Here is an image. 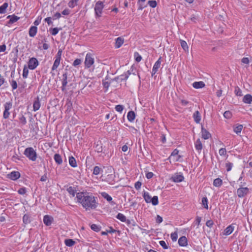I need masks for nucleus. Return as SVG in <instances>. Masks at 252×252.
Masks as SVG:
<instances>
[{"label": "nucleus", "instance_id": "nucleus-22", "mask_svg": "<svg viewBox=\"0 0 252 252\" xmlns=\"http://www.w3.org/2000/svg\"><path fill=\"white\" fill-rule=\"evenodd\" d=\"M202 132V137L204 139H208L211 137L210 133L205 129L202 128L201 130Z\"/></svg>", "mask_w": 252, "mask_h": 252}, {"label": "nucleus", "instance_id": "nucleus-7", "mask_svg": "<svg viewBox=\"0 0 252 252\" xmlns=\"http://www.w3.org/2000/svg\"><path fill=\"white\" fill-rule=\"evenodd\" d=\"M249 192V189L247 187H240L237 189V194L239 197L242 198L246 195Z\"/></svg>", "mask_w": 252, "mask_h": 252}, {"label": "nucleus", "instance_id": "nucleus-9", "mask_svg": "<svg viewBox=\"0 0 252 252\" xmlns=\"http://www.w3.org/2000/svg\"><path fill=\"white\" fill-rule=\"evenodd\" d=\"M160 59L161 58H159L158 60L155 63L152 69V75L155 74L158 71V69L159 68L161 64Z\"/></svg>", "mask_w": 252, "mask_h": 252}, {"label": "nucleus", "instance_id": "nucleus-17", "mask_svg": "<svg viewBox=\"0 0 252 252\" xmlns=\"http://www.w3.org/2000/svg\"><path fill=\"white\" fill-rule=\"evenodd\" d=\"M53 219L48 215H45L43 218V222L47 226H49L52 222Z\"/></svg>", "mask_w": 252, "mask_h": 252}, {"label": "nucleus", "instance_id": "nucleus-21", "mask_svg": "<svg viewBox=\"0 0 252 252\" xmlns=\"http://www.w3.org/2000/svg\"><path fill=\"white\" fill-rule=\"evenodd\" d=\"M234 226L233 224H232L228 226H227L224 231V234L225 235H230L234 230Z\"/></svg>", "mask_w": 252, "mask_h": 252}, {"label": "nucleus", "instance_id": "nucleus-42", "mask_svg": "<svg viewBox=\"0 0 252 252\" xmlns=\"http://www.w3.org/2000/svg\"><path fill=\"white\" fill-rule=\"evenodd\" d=\"M91 228L92 230L95 232H98L100 230V227L96 224H93L91 226Z\"/></svg>", "mask_w": 252, "mask_h": 252}, {"label": "nucleus", "instance_id": "nucleus-25", "mask_svg": "<svg viewBox=\"0 0 252 252\" xmlns=\"http://www.w3.org/2000/svg\"><path fill=\"white\" fill-rule=\"evenodd\" d=\"M7 18L9 19V23L12 24L17 22L20 18L17 16L13 15L8 16Z\"/></svg>", "mask_w": 252, "mask_h": 252}, {"label": "nucleus", "instance_id": "nucleus-27", "mask_svg": "<svg viewBox=\"0 0 252 252\" xmlns=\"http://www.w3.org/2000/svg\"><path fill=\"white\" fill-rule=\"evenodd\" d=\"M64 244L66 246L72 247L75 244V242L71 239H67L64 240Z\"/></svg>", "mask_w": 252, "mask_h": 252}, {"label": "nucleus", "instance_id": "nucleus-55", "mask_svg": "<svg viewBox=\"0 0 252 252\" xmlns=\"http://www.w3.org/2000/svg\"><path fill=\"white\" fill-rule=\"evenodd\" d=\"M100 172V168L98 166H95L94 168L93 174L94 175H98Z\"/></svg>", "mask_w": 252, "mask_h": 252}, {"label": "nucleus", "instance_id": "nucleus-44", "mask_svg": "<svg viewBox=\"0 0 252 252\" xmlns=\"http://www.w3.org/2000/svg\"><path fill=\"white\" fill-rule=\"evenodd\" d=\"M67 84V77H66V76H65L64 78H63V79L62 81V90L63 91L65 89Z\"/></svg>", "mask_w": 252, "mask_h": 252}, {"label": "nucleus", "instance_id": "nucleus-48", "mask_svg": "<svg viewBox=\"0 0 252 252\" xmlns=\"http://www.w3.org/2000/svg\"><path fill=\"white\" fill-rule=\"evenodd\" d=\"M82 60L80 59H76L73 62L72 65L73 66L76 67L79 65H80L82 63Z\"/></svg>", "mask_w": 252, "mask_h": 252}, {"label": "nucleus", "instance_id": "nucleus-64", "mask_svg": "<svg viewBox=\"0 0 252 252\" xmlns=\"http://www.w3.org/2000/svg\"><path fill=\"white\" fill-rule=\"evenodd\" d=\"M181 103L182 105H183L184 106H186L188 105V104L189 103V101L187 100L181 99Z\"/></svg>", "mask_w": 252, "mask_h": 252}, {"label": "nucleus", "instance_id": "nucleus-16", "mask_svg": "<svg viewBox=\"0 0 252 252\" xmlns=\"http://www.w3.org/2000/svg\"><path fill=\"white\" fill-rule=\"evenodd\" d=\"M178 244L180 246L185 247L188 244V240L185 236L181 237L178 240Z\"/></svg>", "mask_w": 252, "mask_h": 252}, {"label": "nucleus", "instance_id": "nucleus-59", "mask_svg": "<svg viewBox=\"0 0 252 252\" xmlns=\"http://www.w3.org/2000/svg\"><path fill=\"white\" fill-rule=\"evenodd\" d=\"M44 21L46 22L48 25H50L52 24V18L50 17H48L45 18Z\"/></svg>", "mask_w": 252, "mask_h": 252}, {"label": "nucleus", "instance_id": "nucleus-41", "mask_svg": "<svg viewBox=\"0 0 252 252\" xmlns=\"http://www.w3.org/2000/svg\"><path fill=\"white\" fill-rule=\"evenodd\" d=\"M23 221L25 224H28L30 222V217L27 214L24 215L23 217Z\"/></svg>", "mask_w": 252, "mask_h": 252}, {"label": "nucleus", "instance_id": "nucleus-13", "mask_svg": "<svg viewBox=\"0 0 252 252\" xmlns=\"http://www.w3.org/2000/svg\"><path fill=\"white\" fill-rule=\"evenodd\" d=\"M102 196L106 199L111 205H114L116 203L112 201V198L106 192H103L101 193Z\"/></svg>", "mask_w": 252, "mask_h": 252}, {"label": "nucleus", "instance_id": "nucleus-60", "mask_svg": "<svg viewBox=\"0 0 252 252\" xmlns=\"http://www.w3.org/2000/svg\"><path fill=\"white\" fill-rule=\"evenodd\" d=\"M20 120V122L23 124V125H25L27 123V120H26V118L25 117H24V116H22V117H21L19 119Z\"/></svg>", "mask_w": 252, "mask_h": 252}, {"label": "nucleus", "instance_id": "nucleus-32", "mask_svg": "<svg viewBox=\"0 0 252 252\" xmlns=\"http://www.w3.org/2000/svg\"><path fill=\"white\" fill-rule=\"evenodd\" d=\"M180 44L182 48L185 51H188L189 47L186 41L180 40Z\"/></svg>", "mask_w": 252, "mask_h": 252}, {"label": "nucleus", "instance_id": "nucleus-1", "mask_svg": "<svg viewBox=\"0 0 252 252\" xmlns=\"http://www.w3.org/2000/svg\"><path fill=\"white\" fill-rule=\"evenodd\" d=\"M78 202L86 210L94 209L97 206L96 197L88 192H80L76 193Z\"/></svg>", "mask_w": 252, "mask_h": 252}, {"label": "nucleus", "instance_id": "nucleus-50", "mask_svg": "<svg viewBox=\"0 0 252 252\" xmlns=\"http://www.w3.org/2000/svg\"><path fill=\"white\" fill-rule=\"evenodd\" d=\"M178 238V234L177 232L172 233L171 234V238L173 242L176 241Z\"/></svg>", "mask_w": 252, "mask_h": 252}, {"label": "nucleus", "instance_id": "nucleus-52", "mask_svg": "<svg viewBox=\"0 0 252 252\" xmlns=\"http://www.w3.org/2000/svg\"><path fill=\"white\" fill-rule=\"evenodd\" d=\"M179 150L177 149H175L171 153V157H176L178 156V158H181L180 155H178L179 154Z\"/></svg>", "mask_w": 252, "mask_h": 252}, {"label": "nucleus", "instance_id": "nucleus-62", "mask_svg": "<svg viewBox=\"0 0 252 252\" xmlns=\"http://www.w3.org/2000/svg\"><path fill=\"white\" fill-rule=\"evenodd\" d=\"M41 18H40L39 19V17H38V18L36 20H35L33 22V24L34 25V26L37 27V26H38L41 22Z\"/></svg>", "mask_w": 252, "mask_h": 252}, {"label": "nucleus", "instance_id": "nucleus-2", "mask_svg": "<svg viewBox=\"0 0 252 252\" xmlns=\"http://www.w3.org/2000/svg\"><path fill=\"white\" fill-rule=\"evenodd\" d=\"M104 6V3L101 1H98L95 3L94 9L95 15L96 17H100L101 16Z\"/></svg>", "mask_w": 252, "mask_h": 252}, {"label": "nucleus", "instance_id": "nucleus-51", "mask_svg": "<svg viewBox=\"0 0 252 252\" xmlns=\"http://www.w3.org/2000/svg\"><path fill=\"white\" fill-rule=\"evenodd\" d=\"M149 5L152 8H155L157 6V3L156 0H149L148 2Z\"/></svg>", "mask_w": 252, "mask_h": 252}, {"label": "nucleus", "instance_id": "nucleus-34", "mask_svg": "<svg viewBox=\"0 0 252 252\" xmlns=\"http://www.w3.org/2000/svg\"><path fill=\"white\" fill-rule=\"evenodd\" d=\"M60 62H61V61L55 59L54 64H53V65L52 67V71L55 70L57 69V68L59 67V66L60 64Z\"/></svg>", "mask_w": 252, "mask_h": 252}, {"label": "nucleus", "instance_id": "nucleus-53", "mask_svg": "<svg viewBox=\"0 0 252 252\" xmlns=\"http://www.w3.org/2000/svg\"><path fill=\"white\" fill-rule=\"evenodd\" d=\"M233 164L231 162H227L225 163V167H226V170L227 172L230 171L232 167Z\"/></svg>", "mask_w": 252, "mask_h": 252}, {"label": "nucleus", "instance_id": "nucleus-23", "mask_svg": "<svg viewBox=\"0 0 252 252\" xmlns=\"http://www.w3.org/2000/svg\"><path fill=\"white\" fill-rule=\"evenodd\" d=\"M192 86L195 89H200L204 87L205 84L202 81L195 82L192 84Z\"/></svg>", "mask_w": 252, "mask_h": 252}, {"label": "nucleus", "instance_id": "nucleus-33", "mask_svg": "<svg viewBox=\"0 0 252 252\" xmlns=\"http://www.w3.org/2000/svg\"><path fill=\"white\" fill-rule=\"evenodd\" d=\"M116 218L122 222H126V216L121 213H118L116 216Z\"/></svg>", "mask_w": 252, "mask_h": 252}, {"label": "nucleus", "instance_id": "nucleus-57", "mask_svg": "<svg viewBox=\"0 0 252 252\" xmlns=\"http://www.w3.org/2000/svg\"><path fill=\"white\" fill-rule=\"evenodd\" d=\"M18 192L20 194H24L26 193V189L25 188H20L19 189V190H18Z\"/></svg>", "mask_w": 252, "mask_h": 252}, {"label": "nucleus", "instance_id": "nucleus-26", "mask_svg": "<svg viewBox=\"0 0 252 252\" xmlns=\"http://www.w3.org/2000/svg\"><path fill=\"white\" fill-rule=\"evenodd\" d=\"M8 6L7 2H4L0 6V14H4L6 12V10Z\"/></svg>", "mask_w": 252, "mask_h": 252}, {"label": "nucleus", "instance_id": "nucleus-31", "mask_svg": "<svg viewBox=\"0 0 252 252\" xmlns=\"http://www.w3.org/2000/svg\"><path fill=\"white\" fill-rule=\"evenodd\" d=\"M222 184V181L220 178H217L214 180L213 185L216 187H220Z\"/></svg>", "mask_w": 252, "mask_h": 252}, {"label": "nucleus", "instance_id": "nucleus-5", "mask_svg": "<svg viewBox=\"0 0 252 252\" xmlns=\"http://www.w3.org/2000/svg\"><path fill=\"white\" fill-rule=\"evenodd\" d=\"M38 60L34 57L30 58L28 62V68L31 70H33L38 65Z\"/></svg>", "mask_w": 252, "mask_h": 252}, {"label": "nucleus", "instance_id": "nucleus-30", "mask_svg": "<svg viewBox=\"0 0 252 252\" xmlns=\"http://www.w3.org/2000/svg\"><path fill=\"white\" fill-rule=\"evenodd\" d=\"M143 198L146 203H151V196L149 195V193L147 192H144L143 194Z\"/></svg>", "mask_w": 252, "mask_h": 252}, {"label": "nucleus", "instance_id": "nucleus-43", "mask_svg": "<svg viewBox=\"0 0 252 252\" xmlns=\"http://www.w3.org/2000/svg\"><path fill=\"white\" fill-rule=\"evenodd\" d=\"M29 74V70L26 66H24L23 70V77L24 78H27Z\"/></svg>", "mask_w": 252, "mask_h": 252}, {"label": "nucleus", "instance_id": "nucleus-38", "mask_svg": "<svg viewBox=\"0 0 252 252\" xmlns=\"http://www.w3.org/2000/svg\"><path fill=\"white\" fill-rule=\"evenodd\" d=\"M134 57L135 61L138 63L140 62L142 60L141 56L138 52L134 53Z\"/></svg>", "mask_w": 252, "mask_h": 252}, {"label": "nucleus", "instance_id": "nucleus-10", "mask_svg": "<svg viewBox=\"0 0 252 252\" xmlns=\"http://www.w3.org/2000/svg\"><path fill=\"white\" fill-rule=\"evenodd\" d=\"M124 43V39L122 37H119L115 39V48L118 49L120 48Z\"/></svg>", "mask_w": 252, "mask_h": 252}, {"label": "nucleus", "instance_id": "nucleus-49", "mask_svg": "<svg viewBox=\"0 0 252 252\" xmlns=\"http://www.w3.org/2000/svg\"><path fill=\"white\" fill-rule=\"evenodd\" d=\"M115 110L121 113L124 110V106L122 105H117L115 106Z\"/></svg>", "mask_w": 252, "mask_h": 252}, {"label": "nucleus", "instance_id": "nucleus-63", "mask_svg": "<svg viewBox=\"0 0 252 252\" xmlns=\"http://www.w3.org/2000/svg\"><path fill=\"white\" fill-rule=\"evenodd\" d=\"M201 220V218L199 216H197L195 220V224L198 226Z\"/></svg>", "mask_w": 252, "mask_h": 252}, {"label": "nucleus", "instance_id": "nucleus-8", "mask_svg": "<svg viewBox=\"0 0 252 252\" xmlns=\"http://www.w3.org/2000/svg\"><path fill=\"white\" fill-rule=\"evenodd\" d=\"M7 177L12 180H16L20 177V174L18 171H12L10 173L7 174Z\"/></svg>", "mask_w": 252, "mask_h": 252}, {"label": "nucleus", "instance_id": "nucleus-19", "mask_svg": "<svg viewBox=\"0 0 252 252\" xmlns=\"http://www.w3.org/2000/svg\"><path fill=\"white\" fill-rule=\"evenodd\" d=\"M195 148L197 151L200 152L202 149L203 146L200 139H198L194 143Z\"/></svg>", "mask_w": 252, "mask_h": 252}, {"label": "nucleus", "instance_id": "nucleus-14", "mask_svg": "<svg viewBox=\"0 0 252 252\" xmlns=\"http://www.w3.org/2000/svg\"><path fill=\"white\" fill-rule=\"evenodd\" d=\"M37 32V28L35 26H31L29 29V34L31 37H34Z\"/></svg>", "mask_w": 252, "mask_h": 252}, {"label": "nucleus", "instance_id": "nucleus-28", "mask_svg": "<svg viewBox=\"0 0 252 252\" xmlns=\"http://www.w3.org/2000/svg\"><path fill=\"white\" fill-rule=\"evenodd\" d=\"M78 1L79 0H70L68 3V6L70 8H73L78 5Z\"/></svg>", "mask_w": 252, "mask_h": 252}, {"label": "nucleus", "instance_id": "nucleus-47", "mask_svg": "<svg viewBox=\"0 0 252 252\" xmlns=\"http://www.w3.org/2000/svg\"><path fill=\"white\" fill-rule=\"evenodd\" d=\"M62 52H63V51H62V49H60L58 50V53L55 58L56 60H58L60 61L61 60V56L62 55Z\"/></svg>", "mask_w": 252, "mask_h": 252}, {"label": "nucleus", "instance_id": "nucleus-3", "mask_svg": "<svg viewBox=\"0 0 252 252\" xmlns=\"http://www.w3.org/2000/svg\"><path fill=\"white\" fill-rule=\"evenodd\" d=\"M13 107L12 102L9 101L6 102L3 105L4 111L3 113V118L4 119H8L10 115V110L12 109Z\"/></svg>", "mask_w": 252, "mask_h": 252}, {"label": "nucleus", "instance_id": "nucleus-40", "mask_svg": "<svg viewBox=\"0 0 252 252\" xmlns=\"http://www.w3.org/2000/svg\"><path fill=\"white\" fill-rule=\"evenodd\" d=\"M59 30L57 28H51L50 29V32L52 35H56L58 33Z\"/></svg>", "mask_w": 252, "mask_h": 252}, {"label": "nucleus", "instance_id": "nucleus-58", "mask_svg": "<svg viewBox=\"0 0 252 252\" xmlns=\"http://www.w3.org/2000/svg\"><path fill=\"white\" fill-rule=\"evenodd\" d=\"M142 185L141 182L140 181L136 182L134 184V187L136 189H140Z\"/></svg>", "mask_w": 252, "mask_h": 252}, {"label": "nucleus", "instance_id": "nucleus-46", "mask_svg": "<svg viewBox=\"0 0 252 252\" xmlns=\"http://www.w3.org/2000/svg\"><path fill=\"white\" fill-rule=\"evenodd\" d=\"M223 116L225 118H226V119H230L232 117V113L230 111H226L225 112H224V113H223Z\"/></svg>", "mask_w": 252, "mask_h": 252}, {"label": "nucleus", "instance_id": "nucleus-61", "mask_svg": "<svg viewBox=\"0 0 252 252\" xmlns=\"http://www.w3.org/2000/svg\"><path fill=\"white\" fill-rule=\"evenodd\" d=\"M213 224H214V222L212 220H208L207 221V222L206 223V225L210 228L212 227L213 226Z\"/></svg>", "mask_w": 252, "mask_h": 252}, {"label": "nucleus", "instance_id": "nucleus-36", "mask_svg": "<svg viewBox=\"0 0 252 252\" xmlns=\"http://www.w3.org/2000/svg\"><path fill=\"white\" fill-rule=\"evenodd\" d=\"M234 93L237 96H241L243 95L242 92L238 87L235 88Z\"/></svg>", "mask_w": 252, "mask_h": 252}, {"label": "nucleus", "instance_id": "nucleus-12", "mask_svg": "<svg viewBox=\"0 0 252 252\" xmlns=\"http://www.w3.org/2000/svg\"><path fill=\"white\" fill-rule=\"evenodd\" d=\"M243 102L246 104H251L252 103V95L251 94L245 95L243 98Z\"/></svg>", "mask_w": 252, "mask_h": 252}, {"label": "nucleus", "instance_id": "nucleus-29", "mask_svg": "<svg viewBox=\"0 0 252 252\" xmlns=\"http://www.w3.org/2000/svg\"><path fill=\"white\" fill-rule=\"evenodd\" d=\"M67 191L73 197H74L76 193V190L75 188L73 187H69L67 189Z\"/></svg>", "mask_w": 252, "mask_h": 252}, {"label": "nucleus", "instance_id": "nucleus-45", "mask_svg": "<svg viewBox=\"0 0 252 252\" xmlns=\"http://www.w3.org/2000/svg\"><path fill=\"white\" fill-rule=\"evenodd\" d=\"M10 85L11 86V87L12 88L13 90H14L17 88V83L16 81L14 80H12L10 82Z\"/></svg>", "mask_w": 252, "mask_h": 252}, {"label": "nucleus", "instance_id": "nucleus-15", "mask_svg": "<svg viewBox=\"0 0 252 252\" xmlns=\"http://www.w3.org/2000/svg\"><path fill=\"white\" fill-rule=\"evenodd\" d=\"M193 118L195 122L197 124L200 123L201 120L200 113L198 111H196L193 114Z\"/></svg>", "mask_w": 252, "mask_h": 252}, {"label": "nucleus", "instance_id": "nucleus-20", "mask_svg": "<svg viewBox=\"0 0 252 252\" xmlns=\"http://www.w3.org/2000/svg\"><path fill=\"white\" fill-rule=\"evenodd\" d=\"M127 118L129 122H132L135 118V114L134 111H129L127 115Z\"/></svg>", "mask_w": 252, "mask_h": 252}, {"label": "nucleus", "instance_id": "nucleus-24", "mask_svg": "<svg viewBox=\"0 0 252 252\" xmlns=\"http://www.w3.org/2000/svg\"><path fill=\"white\" fill-rule=\"evenodd\" d=\"M243 128L242 125L238 124L233 127V130L236 134L240 133Z\"/></svg>", "mask_w": 252, "mask_h": 252}, {"label": "nucleus", "instance_id": "nucleus-6", "mask_svg": "<svg viewBox=\"0 0 252 252\" xmlns=\"http://www.w3.org/2000/svg\"><path fill=\"white\" fill-rule=\"evenodd\" d=\"M24 155L27 158H36V154L35 150L32 147H29L25 149Z\"/></svg>", "mask_w": 252, "mask_h": 252}, {"label": "nucleus", "instance_id": "nucleus-37", "mask_svg": "<svg viewBox=\"0 0 252 252\" xmlns=\"http://www.w3.org/2000/svg\"><path fill=\"white\" fill-rule=\"evenodd\" d=\"M151 203L154 206L158 205V197L157 196H154L151 198Z\"/></svg>", "mask_w": 252, "mask_h": 252}, {"label": "nucleus", "instance_id": "nucleus-18", "mask_svg": "<svg viewBox=\"0 0 252 252\" xmlns=\"http://www.w3.org/2000/svg\"><path fill=\"white\" fill-rule=\"evenodd\" d=\"M40 103L39 98L37 97L36 99L34 101L33 104V110L35 112L38 110L40 107Z\"/></svg>", "mask_w": 252, "mask_h": 252}, {"label": "nucleus", "instance_id": "nucleus-39", "mask_svg": "<svg viewBox=\"0 0 252 252\" xmlns=\"http://www.w3.org/2000/svg\"><path fill=\"white\" fill-rule=\"evenodd\" d=\"M69 162L70 166L75 167L77 166L75 158H69Z\"/></svg>", "mask_w": 252, "mask_h": 252}, {"label": "nucleus", "instance_id": "nucleus-11", "mask_svg": "<svg viewBox=\"0 0 252 252\" xmlns=\"http://www.w3.org/2000/svg\"><path fill=\"white\" fill-rule=\"evenodd\" d=\"M172 181L174 182H181L184 179V176L182 174H175L171 178Z\"/></svg>", "mask_w": 252, "mask_h": 252}, {"label": "nucleus", "instance_id": "nucleus-35", "mask_svg": "<svg viewBox=\"0 0 252 252\" xmlns=\"http://www.w3.org/2000/svg\"><path fill=\"white\" fill-rule=\"evenodd\" d=\"M202 204L205 209H208V199L206 197H204L202 198Z\"/></svg>", "mask_w": 252, "mask_h": 252}, {"label": "nucleus", "instance_id": "nucleus-54", "mask_svg": "<svg viewBox=\"0 0 252 252\" xmlns=\"http://www.w3.org/2000/svg\"><path fill=\"white\" fill-rule=\"evenodd\" d=\"M160 245L164 249H167L168 248V247L166 245L165 242L164 241H160L159 242Z\"/></svg>", "mask_w": 252, "mask_h": 252}, {"label": "nucleus", "instance_id": "nucleus-4", "mask_svg": "<svg viewBox=\"0 0 252 252\" xmlns=\"http://www.w3.org/2000/svg\"><path fill=\"white\" fill-rule=\"evenodd\" d=\"M94 63V60L93 55L88 53L86 54L84 62L85 66L86 68H89L91 67Z\"/></svg>", "mask_w": 252, "mask_h": 252}, {"label": "nucleus", "instance_id": "nucleus-56", "mask_svg": "<svg viewBox=\"0 0 252 252\" xmlns=\"http://www.w3.org/2000/svg\"><path fill=\"white\" fill-rule=\"evenodd\" d=\"M219 153L220 156H224L226 153V149L225 148H221L220 149Z\"/></svg>", "mask_w": 252, "mask_h": 252}]
</instances>
